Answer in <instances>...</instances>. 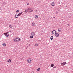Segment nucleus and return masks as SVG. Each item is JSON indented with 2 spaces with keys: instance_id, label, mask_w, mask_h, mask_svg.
<instances>
[{
  "instance_id": "nucleus-3",
  "label": "nucleus",
  "mask_w": 73,
  "mask_h": 73,
  "mask_svg": "<svg viewBox=\"0 0 73 73\" xmlns=\"http://www.w3.org/2000/svg\"><path fill=\"white\" fill-rule=\"evenodd\" d=\"M52 33L53 35H55L56 33V31L55 30H53L52 31Z\"/></svg>"
},
{
  "instance_id": "nucleus-36",
  "label": "nucleus",
  "mask_w": 73,
  "mask_h": 73,
  "mask_svg": "<svg viewBox=\"0 0 73 73\" xmlns=\"http://www.w3.org/2000/svg\"><path fill=\"white\" fill-rule=\"evenodd\" d=\"M53 18H55V17H53Z\"/></svg>"
},
{
  "instance_id": "nucleus-33",
  "label": "nucleus",
  "mask_w": 73,
  "mask_h": 73,
  "mask_svg": "<svg viewBox=\"0 0 73 73\" xmlns=\"http://www.w3.org/2000/svg\"><path fill=\"white\" fill-rule=\"evenodd\" d=\"M56 13H58V12H57V11H56Z\"/></svg>"
},
{
  "instance_id": "nucleus-12",
  "label": "nucleus",
  "mask_w": 73,
  "mask_h": 73,
  "mask_svg": "<svg viewBox=\"0 0 73 73\" xmlns=\"http://www.w3.org/2000/svg\"><path fill=\"white\" fill-rule=\"evenodd\" d=\"M50 39L51 40H52L53 39V36H51L50 38Z\"/></svg>"
},
{
  "instance_id": "nucleus-23",
  "label": "nucleus",
  "mask_w": 73,
  "mask_h": 73,
  "mask_svg": "<svg viewBox=\"0 0 73 73\" xmlns=\"http://www.w3.org/2000/svg\"><path fill=\"white\" fill-rule=\"evenodd\" d=\"M9 27L10 28H12V25H10L9 26Z\"/></svg>"
},
{
  "instance_id": "nucleus-1",
  "label": "nucleus",
  "mask_w": 73,
  "mask_h": 73,
  "mask_svg": "<svg viewBox=\"0 0 73 73\" xmlns=\"http://www.w3.org/2000/svg\"><path fill=\"white\" fill-rule=\"evenodd\" d=\"M31 59L29 58L27 60V62L28 63H31Z\"/></svg>"
},
{
  "instance_id": "nucleus-4",
  "label": "nucleus",
  "mask_w": 73,
  "mask_h": 73,
  "mask_svg": "<svg viewBox=\"0 0 73 73\" xmlns=\"http://www.w3.org/2000/svg\"><path fill=\"white\" fill-rule=\"evenodd\" d=\"M61 29H61V28H59L58 29V32H61Z\"/></svg>"
},
{
  "instance_id": "nucleus-5",
  "label": "nucleus",
  "mask_w": 73,
  "mask_h": 73,
  "mask_svg": "<svg viewBox=\"0 0 73 73\" xmlns=\"http://www.w3.org/2000/svg\"><path fill=\"white\" fill-rule=\"evenodd\" d=\"M31 35L32 36H34V35H35V34L33 31H32L31 32Z\"/></svg>"
},
{
  "instance_id": "nucleus-19",
  "label": "nucleus",
  "mask_w": 73,
  "mask_h": 73,
  "mask_svg": "<svg viewBox=\"0 0 73 73\" xmlns=\"http://www.w3.org/2000/svg\"><path fill=\"white\" fill-rule=\"evenodd\" d=\"M40 70H41V69L40 68H38L37 69V71H40Z\"/></svg>"
},
{
  "instance_id": "nucleus-15",
  "label": "nucleus",
  "mask_w": 73,
  "mask_h": 73,
  "mask_svg": "<svg viewBox=\"0 0 73 73\" xmlns=\"http://www.w3.org/2000/svg\"><path fill=\"white\" fill-rule=\"evenodd\" d=\"M9 34H8L6 36V37H9Z\"/></svg>"
},
{
  "instance_id": "nucleus-20",
  "label": "nucleus",
  "mask_w": 73,
  "mask_h": 73,
  "mask_svg": "<svg viewBox=\"0 0 73 73\" xmlns=\"http://www.w3.org/2000/svg\"><path fill=\"white\" fill-rule=\"evenodd\" d=\"M25 12H26V13H27V12H28V11L26 9L25 10Z\"/></svg>"
},
{
  "instance_id": "nucleus-24",
  "label": "nucleus",
  "mask_w": 73,
  "mask_h": 73,
  "mask_svg": "<svg viewBox=\"0 0 73 73\" xmlns=\"http://www.w3.org/2000/svg\"><path fill=\"white\" fill-rule=\"evenodd\" d=\"M16 12L17 13V12H19V10H17Z\"/></svg>"
},
{
  "instance_id": "nucleus-11",
  "label": "nucleus",
  "mask_w": 73,
  "mask_h": 73,
  "mask_svg": "<svg viewBox=\"0 0 73 73\" xmlns=\"http://www.w3.org/2000/svg\"><path fill=\"white\" fill-rule=\"evenodd\" d=\"M52 6H53L54 5V2L52 3L51 4Z\"/></svg>"
},
{
  "instance_id": "nucleus-7",
  "label": "nucleus",
  "mask_w": 73,
  "mask_h": 73,
  "mask_svg": "<svg viewBox=\"0 0 73 73\" xmlns=\"http://www.w3.org/2000/svg\"><path fill=\"white\" fill-rule=\"evenodd\" d=\"M23 13V12H22L21 13H19L18 14V16H21V14H22V13Z\"/></svg>"
},
{
  "instance_id": "nucleus-29",
  "label": "nucleus",
  "mask_w": 73,
  "mask_h": 73,
  "mask_svg": "<svg viewBox=\"0 0 73 73\" xmlns=\"http://www.w3.org/2000/svg\"><path fill=\"white\" fill-rule=\"evenodd\" d=\"M56 68V66H54L53 68V69H54L55 68Z\"/></svg>"
},
{
  "instance_id": "nucleus-30",
  "label": "nucleus",
  "mask_w": 73,
  "mask_h": 73,
  "mask_svg": "<svg viewBox=\"0 0 73 73\" xmlns=\"http://www.w3.org/2000/svg\"><path fill=\"white\" fill-rule=\"evenodd\" d=\"M3 4L5 5V4H6V3H3Z\"/></svg>"
},
{
  "instance_id": "nucleus-8",
  "label": "nucleus",
  "mask_w": 73,
  "mask_h": 73,
  "mask_svg": "<svg viewBox=\"0 0 73 73\" xmlns=\"http://www.w3.org/2000/svg\"><path fill=\"white\" fill-rule=\"evenodd\" d=\"M59 36V34L58 33H56L55 34V36L56 37H58Z\"/></svg>"
},
{
  "instance_id": "nucleus-21",
  "label": "nucleus",
  "mask_w": 73,
  "mask_h": 73,
  "mask_svg": "<svg viewBox=\"0 0 73 73\" xmlns=\"http://www.w3.org/2000/svg\"><path fill=\"white\" fill-rule=\"evenodd\" d=\"M33 26H35V23H33L32 24Z\"/></svg>"
},
{
  "instance_id": "nucleus-10",
  "label": "nucleus",
  "mask_w": 73,
  "mask_h": 73,
  "mask_svg": "<svg viewBox=\"0 0 73 73\" xmlns=\"http://www.w3.org/2000/svg\"><path fill=\"white\" fill-rule=\"evenodd\" d=\"M14 41H15V42H18V41H19L17 40L16 38H15Z\"/></svg>"
},
{
  "instance_id": "nucleus-27",
  "label": "nucleus",
  "mask_w": 73,
  "mask_h": 73,
  "mask_svg": "<svg viewBox=\"0 0 73 73\" xmlns=\"http://www.w3.org/2000/svg\"><path fill=\"white\" fill-rule=\"evenodd\" d=\"M31 9L28 8L27 9V10H28V11H30Z\"/></svg>"
},
{
  "instance_id": "nucleus-18",
  "label": "nucleus",
  "mask_w": 73,
  "mask_h": 73,
  "mask_svg": "<svg viewBox=\"0 0 73 73\" xmlns=\"http://www.w3.org/2000/svg\"><path fill=\"white\" fill-rule=\"evenodd\" d=\"M30 37L31 38H33V35L31 36H30Z\"/></svg>"
},
{
  "instance_id": "nucleus-2",
  "label": "nucleus",
  "mask_w": 73,
  "mask_h": 73,
  "mask_svg": "<svg viewBox=\"0 0 73 73\" xmlns=\"http://www.w3.org/2000/svg\"><path fill=\"white\" fill-rule=\"evenodd\" d=\"M61 65H65L66 64V62H64L63 63H61Z\"/></svg>"
},
{
  "instance_id": "nucleus-35",
  "label": "nucleus",
  "mask_w": 73,
  "mask_h": 73,
  "mask_svg": "<svg viewBox=\"0 0 73 73\" xmlns=\"http://www.w3.org/2000/svg\"><path fill=\"white\" fill-rule=\"evenodd\" d=\"M68 7V6H66V7Z\"/></svg>"
},
{
  "instance_id": "nucleus-17",
  "label": "nucleus",
  "mask_w": 73,
  "mask_h": 73,
  "mask_svg": "<svg viewBox=\"0 0 73 73\" xmlns=\"http://www.w3.org/2000/svg\"><path fill=\"white\" fill-rule=\"evenodd\" d=\"M35 17L36 19H37V18H38V15H36L35 16Z\"/></svg>"
},
{
  "instance_id": "nucleus-32",
  "label": "nucleus",
  "mask_w": 73,
  "mask_h": 73,
  "mask_svg": "<svg viewBox=\"0 0 73 73\" xmlns=\"http://www.w3.org/2000/svg\"><path fill=\"white\" fill-rule=\"evenodd\" d=\"M68 26H70V25L69 24H68L67 25Z\"/></svg>"
},
{
  "instance_id": "nucleus-6",
  "label": "nucleus",
  "mask_w": 73,
  "mask_h": 73,
  "mask_svg": "<svg viewBox=\"0 0 73 73\" xmlns=\"http://www.w3.org/2000/svg\"><path fill=\"white\" fill-rule=\"evenodd\" d=\"M15 38L17 40H19V41H20V38L16 37Z\"/></svg>"
},
{
  "instance_id": "nucleus-13",
  "label": "nucleus",
  "mask_w": 73,
  "mask_h": 73,
  "mask_svg": "<svg viewBox=\"0 0 73 73\" xmlns=\"http://www.w3.org/2000/svg\"><path fill=\"white\" fill-rule=\"evenodd\" d=\"M15 18H17L19 17V15H15Z\"/></svg>"
},
{
  "instance_id": "nucleus-25",
  "label": "nucleus",
  "mask_w": 73,
  "mask_h": 73,
  "mask_svg": "<svg viewBox=\"0 0 73 73\" xmlns=\"http://www.w3.org/2000/svg\"><path fill=\"white\" fill-rule=\"evenodd\" d=\"M3 35H5L6 36V35H7V34H6V33H4Z\"/></svg>"
},
{
  "instance_id": "nucleus-34",
  "label": "nucleus",
  "mask_w": 73,
  "mask_h": 73,
  "mask_svg": "<svg viewBox=\"0 0 73 73\" xmlns=\"http://www.w3.org/2000/svg\"><path fill=\"white\" fill-rule=\"evenodd\" d=\"M37 10H36L35 12H37Z\"/></svg>"
},
{
  "instance_id": "nucleus-26",
  "label": "nucleus",
  "mask_w": 73,
  "mask_h": 73,
  "mask_svg": "<svg viewBox=\"0 0 73 73\" xmlns=\"http://www.w3.org/2000/svg\"><path fill=\"white\" fill-rule=\"evenodd\" d=\"M33 12V10L30 11L29 12L30 13H31V12Z\"/></svg>"
},
{
  "instance_id": "nucleus-9",
  "label": "nucleus",
  "mask_w": 73,
  "mask_h": 73,
  "mask_svg": "<svg viewBox=\"0 0 73 73\" xmlns=\"http://www.w3.org/2000/svg\"><path fill=\"white\" fill-rule=\"evenodd\" d=\"M11 61H12V60H11V59H9L7 61V62H11Z\"/></svg>"
},
{
  "instance_id": "nucleus-22",
  "label": "nucleus",
  "mask_w": 73,
  "mask_h": 73,
  "mask_svg": "<svg viewBox=\"0 0 73 73\" xmlns=\"http://www.w3.org/2000/svg\"><path fill=\"white\" fill-rule=\"evenodd\" d=\"M38 44H35V46H38Z\"/></svg>"
},
{
  "instance_id": "nucleus-31",
  "label": "nucleus",
  "mask_w": 73,
  "mask_h": 73,
  "mask_svg": "<svg viewBox=\"0 0 73 73\" xmlns=\"http://www.w3.org/2000/svg\"><path fill=\"white\" fill-rule=\"evenodd\" d=\"M29 3H27V5H29Z\"/></svg>"
},
{
  "instance_id": "nucleus-28",
  "label": "nucleus",
  "mask_w": 73,
  "mask_h": 73,
  "mask_svg": "<svg viewBox=\"0 0 73 73\" xmlns=\"http://www.w3.org/2000/svg\"><path fill=\"white\" fill-rule=\"evenodd\" d=\"M9 32H7L6 33V35H8V33H9Z\"/></svg>"
},
{
  "instance_id": "nucleus-37",
  "label": "nucleus",
  "mask_w": 73,
  "mask_h": 73,
  "mask_svg": "<svg viewBox=\"0 0 73 73\" xmlns=\"http://www.w3.org/2000/svg\"><path fill=\"white\" fill-rule=\"evenodd\" d=\"M18 39H17V40H18Z\"/></svg>"
},
{
  "instance_id": "nucleus-14",
  "label": "nucleus",
  "mask_w": 73,
  "mask_h": 73,
  "mask_svg": "<svg viewBox=\"0 0 73 73\" xmlns=\"http://www.w3.org/2000/svg\"><path fill=\"white\" fill-rule=\"evenodd\" d=\"M51 67H52V68H53V66H54V64H51Z\"/></svg>"
},
{
  "instance_id": "nucleus-16",
  "label": "nucleus",
  "mask_w": 73,
  "mask_h": 73,
  "mask_svg": "<svg viewBox=\"0 0 73 73\" xmlns=\"http://www.w3.org/2000/svg\"><path fill=\"white\" fill-rule=\"evenodd\" d=\"M3 46H5V45H6V44L5 43H3Z\"/></svg>"
}]
</instances>
